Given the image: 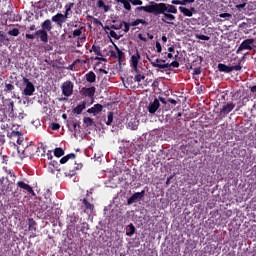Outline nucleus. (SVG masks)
Returning <instances> with one entry per match:
<instances>
[{
  "label": "nucleus",
  "mask_w": 256,
  "mask_h": 256,
  "mask_svg": "<svg viewBox=\"0 0 256 256\" xmlns=\"http://www.w3.org/2000/svg\"><path fill=\"white\" fill-rule=\"evenodd\" d=\"M136 11H145V13H151L155 17L162 15L161 21L167 25L174 24L173 22L177 19L175 15L178 13L177 7L173 4L153 1L150 2V5L137 7Z\"/></svg>",
  "instance_id": "nucleus-1"
},
{
  "label": "nucleus",
  "mask_w": 256,
  "mask_h": 256,
  "mask_svg": "<svg viewBox=\"0 0 256 256\" xmlns=\"http://www.w3.org/2000/svg\"><path fill=\"white\" fill-rule=\"evenodd\" d=\"M53 31V23L50 19H46L41 23V29L37 30L34 34H26V39H40L42 43H49V32Z\"/></svg>",
  "instance_id": "nucleus-2"
},
{
  "label": "nucleus",
  "mask_w": 256,
  "mask_h": 256,
  "mask_svg": "<svg viewBox=\"0 0 256 256\" xmlns=\"http://www.w3.org/2000/svg\"><path fill=\"white\" fill-rule=\"evenodd\" d=\"M39 151V148L35 144H27L25 147L21 149V147L17 148V153L20 161L23 159H31L35 156V153Z\"/></svg>",
  "instance_id": "nucleus-3"
},
{
  "label": "nucleus",
  "mask_w": 256,
  "mask_h": 256,
  "mask_svg": "<svg viewBox=\"0 0 256 256\" xmlns=\"http://www.w3.org/2000/svg\"><path fill=\"white\" fill-rule=\"evenodd\" d=\"M8 137H10V139L12 141H16V143H18V145L25 147L26 145H28L27 139H25V136L23 135V133L19 132V131H12Z\"/></svg>",
  "instance_id": "nucleus-4"
},
{
  "label": "nucleus",
  "mask_w": 256,
  "mask_h": 256,
  "mask_svg": "<svg viewBox=\"0 0 256 256\" xmlns=\"http://www.w3.org/2000/svg\"><path fill=\"white\" fill-rule=\"evenodd\" d=\"M242 60H238V64L234 65V66H227L223 63L218 64V70L221 73H231L233 71H241V69L243 68L241 66Z\"/></svg>",
  "instance_id": "nucleus-5"
},
{
  "label": "nucleus",
  "mask_w": 256,
  "mask_h": 256,
  "mask_svg": "<svg viewBox=\"0 0 256 256\" xmlns=\"http://www.w3.org/2000/svg\"><path fill=\"white\" fill-rule=\"evenodd\" d=\"M23 85H25V88L23 90V95H26L27 97H31L35 93V85L30 82V80L26 77L22 78Z\"/></svg>",
  "instance_id": "nucleus-6"
},
{
  "label": "nucleus",
  "mask_w": 256,
  "mask_h": 256,
  "mask_svg": "<svg viewBox=\"0 0 256 256\" xmlns=\"http://www.w3.org/2000/svg\"><path fill=\"white\" fill-rule=\"evenodd\" d=\"M141 61V54L139 50L136 49L135 53L130 58V67L135 73H139V62Z\"/></svg>",
  "instance_id": "nucleus-7"
},
{
  "label": "nucleus",
  "mask_w": 256,
  "mask_h": 256,
  "mask_svg": "<svg viewBox=\"0 0 256 256\" xmlns=\"http://www.w3.org/2000/svg\"><path fill=\"white\" fill-rule=\"evenodd\" d=\"M255 43V39L248 38L240 44L236 53L239 54L241 51H253V44Z\"/></svg>",
  "instance_id": "nucleus-8"
},
{
  "label": "nucleus",
  "mask_w": 256,
  "mask_h": 256,
  "mask_svg": "<svg viewBox=\"0 0 256 256\" xmlns=\"http://www.w3.org/2000/svg\"><path fill=\"white\" fill-rule=\"evenodd\" d=\"M147 59H148L149 63L152 65V67H157L158 69H171V67H174V69H178V67H179L178 61H173L170 64L169 63L157 64V63L153 62V59L149 58V56H147Z\"/></svg>",
  "instance_id": "nucleus-9"
},
{
  "label": "nucleus",
  "mask_w": 256,
  "mask_h": 256,
  "mask_svg": "<svg viewBox=\"0 0 256 256\" xmlns=\"http://www.w3.org/2000/svg\"><path fill=\"white\" fill-rule=\"evenodd\" d=\"M15 179H17V176L14 174V176H10L9 179H6V183L2 182V191L11 193L13 189H15Z\"/></svg>",
  "instance_id": "nucleus-10"
},
{
  "label": "nucleus",
  "mask_w": 256,
  "mask_h": 256,
  "mask_svg": "<svg viewBox=\"0 0 256 256\" xmlns=\"http://www.w3.org/2000/svg\"><path fill=\"white\" fill-rule=\"evenodd\" d=\"M73 88L74 84L71 82V80L65 81L61 86L64 97H71V95H73Z\"/></svg>",
  "instance_id": "nucleus-11"
},
{
  "label": "nucleus",
  "mask_w": 256,
  "mask_h": 256,
  "mask_svg": "<svg viewBox=\"0 0 256 256\" xmlns=\"http://www.w3.org/2000/svg\"><path fill=\"white\" fill-rule=\"evenodd\" d=\"M159 109H161V102H159V99L157 98H154L153 101H150L147 106V111L150 113V115H155Z\"/></svg>",
  "instance_id": "nucleus-12"
},
{
  "label": "nucleus",
  "mask_w": 256,
  "mask_h": 256,
  "mask_svg": "<svg viewBox=\"0 0 256 256\" xmlns=\"http://www.w3.org/2000/svg\"><path fill=\"white\" fill-rule=\"evenodd\" d=\"M72 165L73 166L69 167V169L65 171L66 177H75V175L77 174L75 171H79V169L83 168V164H78L75 161H73Z\"/></svg>",
  "instance_id": "nucleus-13"
},
{
  "label": "nucleus",
  "mask_w": 256,
  "mask_h": 256,
  "mask_svg": "<svg viewBox=\"0 0 256 256\" xmlns=\"http://www.w3.org/2000/svg\"><path fill=\"white\" fill-rule=\"evenodd\" d=\"M66 223L70 229H75V227H77V223H79V215L75 213L68 215Z\"/></svg>",
  "instance_id": "nucleus-14"
},
{
  "label": "nucleus",
  "mask_w": 256,
  "mask_h": 256,
  "mask_svg": "<svg viewBox=\"0 0 256 256\" xmlns=\"http://www.w3.org/2000/svg\"><path fill=\"white\" fill-rule=\"evenodd\" d=\"M95 91H96V88L95 86H91L89 88L87 87H83L81 90H80V93L83 97H89L90 99H92V101L94 100V97H95Z\"/></svg>",
  "instance_id": "nucleus-15"
},
{
  "label": "nucleus",
  "mask_w": 256,
  "mask_h": 256,
  "mask_svg": "<svg viewBox=\"0 0 256 256\" xmlns=\"http://www.w3.org/2000/svg\"><path fill=\"white\" fill-rule=\"evenodd\" d=\"M143 197H145V190L134 193L130 198H128L127 203L128 205H133V203H137V201H141Z\"/></svg>",
  "instance_id": "nucleus-16"
},
{
  "label": "nucleus",
  "mask_w": 256,
  "mask_h": 256,
  "mask_svg": "<svg viewBox=\"0 0 256 256\" xmlns=\"http://www.w3.org/2000/svg\"><path fill=\"white\" fill-rule=\"evenodd\" d=\"M53 23H56L57 27H63V23H67V18L61 14L57 13L56 15L52 16Z\"/></svg>",
  "instance_id": "nucleus-17"
},
{
  "label": "nucleus",
  "mask_w": 256,
  "mask_h": 256,
  "mask_svg": "<svg viewBox=\"0 0 256 256\" xmlns=\"http://www.w3.org/2000/svg\"><path fill=\"white\" fill-rule=\"evenodd\" d=\"M17 187L19 189H23V191H26L30 195L35 196V191H33V187H31L29 184L25 183L24 181H18Z\"/></svg>",
  "instance_id": "nucleus-18"
},
{
  "label": "nucleus",
  "mask_w": 256,
  "mask_h": 256,
  "mask_svg": "<svg viewBox=\"0 0 256 256\" xmlns=\"http://www.w3.org/2000/svg\"><path fill=\"white\" fill-rule=\"evenodd\" d=\"M233 109H235V103L230 102L225 104L222 109L220 110L221 115H229V113H231V111H233Z\"/></svg>",
  "instance_id": "nucleus-19"
},
{
  "label": "nucleus",
  "mask_w": 256,
  "mask_h": 256,
  "mask_svg": "<svg viewBox=\"0 0 256 256\" xmlns=\"http://www.w3.org/2000/svg\"><path fill=\"white\" fill-rule=\"evenodd\" d=\"M28 231L35 237V233H37V222L33 218L28 219Z\"/></svg>",
  "instance_id": "nucleus-20"
},
{
  "label": "nucleus",
  "mask_w": 256,
  "mask_h": 256,
  "mask_svg": "<svg viewBox=\"0 0 256 256\" xmlns=\"http://www.w3.org/2000/svg\"><path fill=\"white\" fill-rule=\"evenodd\" d=\"M87 107V102L83 101L81 104H78L73 110L72 113H75L76 115H81L83 113V109Z\"/></svg>",
  "instance_id": "nucleus-21"
},
{
  "label": "nucleus",
  "mask_w": 256,
  "mask_h": 256,
  "mask_svg": "<svg viewBox=\"0 0 256 256\" xmlns=\"http://www.w3.org/2000/svg\"><path fill=\"white\" fill-rule=\"evenodd\" d=\"M73 7H75V3H73V2H70L69 4H67V5L65 6V12H64L63 15H64L67 19L71 18V15H72V13H73V11H71V9H73Z\"/></svg>",
  "instance_id": "nucleus-22"
},
{
  "label": "nucleus",
  "mask_w": 256,
  "mask_h": 256,
  "mask_svg": "<svg viewBox=\"0 0 256 256\" xmlns=\"http://www.w3.org/2000/svg\"><path fill=\"white\" fill-rule=\"evenodd\" d=\"M101 111H103V105L95 104L93 107L87 110V113H93L94 115H97V113H101Z\"/></svg>",
  "instance_id": "nucleus-23"
},
{
  "label": "nucleus",
  "mask_w": 256,
  "mask_h": 256,
  "mask_svg": "<svg viewBox=\"0 0 256 256\" xmlns=\"http://www.w3.org/2000/svg\"><path fill=\"white\" fill-rule=\"evenodd\" d=\"M85 79L88 83H95L97 81V75H95V72L89 71L85 74Z\"/></svg>",
  "instance_id": "nucleus-24"
},
{
  "label": "nucleus",
  "mask_w": 256,
  "mask_h": 256,
  "mask_svg": "<svg viewBox=\"0 0 256 256\" xmlns=\"http://www.w3.org/2000/svg\"><path fill=\"white\" fill-rule=\"evenodd\" d=\"M135 231H137V229L135 228V225H133V223H130L128 226H126L127 237H133V235H135Z\"/></svg>",
  "instance_id": "nucleus-25"
},
{
  "label": "nucleus",
  "mask_w": 256,
  "mask_h": 256,
  "mask_svg": "<svg viewBox=\"0 0 256 256\" xmlns=\"http://www.w3.org/2000/svg\"><path fill=\"white\" fill-rule=\"evenodd\" d=\"M115 50H116V59H118L119 63L121 64V60L125 59V52H123L121 49H119V46L117 44H114Z\"/></svg>",
  "instance_id": "nucleus-26"
},
{
  "label": "nucleus",
  "mask_w": 256,
  "mask_h": 256,
  "mask_svg": "<svg viewBox=\"0 0 256 256\" xmlns=\"http://www.w3.org/2000/svg\"><path fill=\"white\" fill-rule=\"evenodd\" d=\"M128 126L130 127V129H132V131H137V129H139V120L132 118L129 121Z\"/></svg>",
  "instance_id": "nucleus-27"
},
{
  "label": "nucleus",
  "mask_w": 256,
  "mask_h": 256,
  "mask_svg": "<svg viewBox=\"0 0 256 256\" xmlns=\"http://www.w3.org/2000/svg\"><path fill=\"white\" fill-rule=\"evenodd\" d=\"M136 75L134 77V81L136 83H141V81L145 80V73H142L139 69L138 72H135Z\"/></svg>",
  "instance_id": "nucleus-28"
},
{
  "label": "nucleus",
  "mask_w": 256,
  "mask_h": 256,
  "mask_svg": "<svg viewBox=\"0 0 256 256\" xmlns=\"http://www.w3.org/2000/svg\"><path fill=\"white\" fill-rule=\"evenodd\" d=\"M179 11L184 15V17H193V14L191 13V10L189 8L180 6Z\"/></svg>",
  "instance_id": "nucleus-29"
},
{
  "label": "nucleus",
  "mask_w": 256,
  "mask_h": 256,
  "mask_svg": "<svg viewBox=\"0 0 256 256\" xmlns=\"http://www.w3.org/2000/svg\"><path fill=\"white\" fill-rule=\"evenodd\" d=\"M76 155L74 153L67 154L66 156L60 159L61 165H65L69 159H75Z\"/></svg>",
  "instance_id": "nucleus-30"
},
{
  "label": "nucleus",
  "mask_w": 256,
  "mask_h": 256,
  "mask_svg": "<svg viewBox=\"0 0 256 256\" xmlns=\"http://www.w3.org/2000/svg\"><path fill=\"white\" fill-rule=\"evenodd\" d=\"M83 30H85V26H80L78 29L74 30L72 33L73 39L81 37V35H83Z\"/></svg>",
  "instance_id": "nucleus-31"
},
{
  "label": "nucleus",
  "mask_w": 256,
  "mask_h": 256,
  "mask_svg": "<svg viewBox=\"0 0 256 256\" xmlns=\"http://www.w3.org/2000/svg\"><path fill=\"white\" fill-rule=\"evenodd\" d=\"M129 23H130V27H137V25H139L140 23L141 25H149V23L144 19H136L135 21L129 22Z\"/></svg>",
  "instance_id": "nucleus-32"
},
{
  "label": "nucleus",
  "mask_w": 256,
  "mask_h": 256,
  "mask_svg": "<svg viewBox=\"0 0 256 256\" xmlns=\"http://www.w3.org/2000/svg\"><path fill=\"white\" fill-rule=\"evenodd\" d=\"M83 123L85 127H93V125H95V121H93V119L90 117H84Z\"/></svg>",
  "instance_id": "nucleus-33"
},
{
  "label": "nucleus",
  "mask_w": 256,
  "mask_h": 256,
  "mask_svg": "<svg viewBox=\"0 0 256 256\" xmlns=\"http://www.w3.org/2000/svg\"><path fill=\"white\" fill-rule=\"evenodd\" d=\"M82 203L88 211H93V209H95V206L85 198L82 200Z\"/></svg>",
  "instance_id": "nucleus-34"
},
{
  "label": "nucleus",
  "mask_w": 256,
  "mask_h": 256,
  "mask_svg": "<svg viewBox=\"0 0 256 256\" xmlns=\"http://www.w3.org/2000/svg\"><path fill=\"white\" fill-rule=\"evenodd\" d=\"M117 3H122L126 11H131V2L129 0H115Z\"/></svg>",
  "instance_id": "nucleus-35"
},
{
  "label": "nucleus",
  "mask_w": 256,
  "mask_h": 256,
  "mask_svg": "<svg viewBox=\"0 0 256 256\" xmlns=\"http://www.w3.org/2000/svg\"><path fill=\"white\" fill-rule=\"evenodd\" d=\"M92 51L97 55L98 57H103V53L101 52V46L99 45H93L92 46Z\"/></svg>",
  "instance_id": "nucleus-36"
},
{
  "label": "nucleus",
  "mask_w": 256,
  "mask_h": 256,
  "mask_svg": "<svg viewBox=\"0 0 256 256\" xmlns=\"http://www.w3.org/2000/svg\"><path fill=\"white\" fill-rule=\"evenodd\" d=\"M54 155L55 157H63V155H65V150H63L61 147L55 148Z\"/></svg>",
  "instance_id": "nucleus-37"
},
{
  "label": "nucleus",
  "mask_w": 256,
  "mask_h": 256,
  "mask_svg": "<svg viewBox=\"0 0 256 256\" xmlns=\"http://www.w3.org/2000/svg\"><path fill=\"white\" fill-rule=\"evenodd\" d=\"M19 29L13 28L12 30L8 31V35H11V37H19Z\"/></svg>",
  "instance_id": "nucleus-38"
},
{
  "label": "nucleus",
  "mask_w": 256,
  "mask_h": 256,
  "mask_svg": "<svg viewBox=\"0 0 256 256\" xmlns=\"http://www.w3.org/2000/svg\"><path fill=\"white\" fill-rule=\"evenodd\" d=\"M15 89V86L13 84H7L5 83L4 93H11Z\"/></svg>",
  "instance_id": "nucleus-39"
},
{
  "label": "nucleus",
  "mask_w": 256,
  "mask_h": 256,
  "mask_svg": "<svg viewBox=\"0 0 256 256\" xmlns=\"http://www.w3.org/2000/svg\"><path fill=\"white\" fill-rule=\"evenodd\" d=\"M195 38L200 39V41H209V39H211L209 36L203 34H195Z\"/></svg>",
  "instance_id": "nucleus-40"
},
{
  "label": "nucleus",
  "mask_w": 256,
  "mask_h": 256,
  "mask_svg": "<svg viewBox=\"0 0 256 256\" xmlns=\"http://www.w3.org/2000/svg\"><path fill=\"white\" fill-rule=\"evenodd\" d=\"M5 41L9 43V38H7L5 32L0 31V43H5Z\"/></svg>",
  "instance_id": "nucleus-41"
},
{
  "label": "nucleus",
  "mask_w": 256,
  "mask_h": 256,
  "mask_svg": "<svg viewBox=\"0 0 256 256\" xmlns=\"http://www.w3.org/2000/svg\"><path fill=\"white\" fill-rule=\"evenodd\" d=\"M124 25V33H129V30L131 29V24L125 21H122V27Z\"/></svg>",
  "instance_id": "nucleus-42"
},
{
  "label": "nucleus",
  "mask_w": 256,
  "mask_h": 256,
  "mask_svg": "<svg viewBox=\"0 0 256 256\" xmlns=\"http://www.w3.org/2000/svg\"><path fill=\"white\" fill-rule=\"evenodd\" d=\"M109 35H110V37H112L113 39H116L117 41H119V39H121V36L117 35V32H115V30H110Z\"/></svg>",
  "instance_id": "nucleus-43"
},
{
  "label": "nucleus",
  "mask_w": 256,
  "mask_h": 256,
  "mask_svg": "<svg viewBox=\"0 0 256 256\" xmlns=\"http://www.w3.org/2000/svg\"><path fill=\"white\" fill-rule=\"evenodd\" d=\"M111 123H113V112L108 113L106 125H111Z\"/></svg>",
  "instance_id": "nucleus-44"
},
{
  "label": "nucleus",
  "mask_w": 256,
  "mask_h": 256,
  "mask_svg": "<svg viewBox=\"0 0 256 256\" xmlns=\"http://www.w3.org/2000/svg\"><path fill=\"white\" fill-rule=\"evenodd\" d=\"M77 63H81V59H76V60L69 66V70H70V71H75V65H77Z\"/></svg>",
  "instance_id": "nucleus-45"
},
{
  "label": "nucleus",
  "mask_w": 256,
  "mask_h": 256,
  "mask_svg": "<svg viewBox=\"0 0 256 256\" xmlns=\"http://www.w3.org/2000/svg\"><path fill=\"white\" fill-rule=\"evenodd\" d=\"M51 129L52 131H59V129H61V125H59V123H52L51 124Z\"/></svg>",
  "instance_id": "nucleus-46"
},
{
  "label": "nucleus",
  "mask_w": 256,
  "mask_h": 256,
  "mask_svg": "<svg viewBox=\"0 0 256 256\" xmlns=\"http://www.w3.org/2000/svg\"><path fill=\"white\" fill-rule=\"evenodd\" d=\"M6 173H7V176H6V179L9 180V177H13L15 175V172L11 169L7 170V168H4Z\"/></svg>",
  "instance_id": "nucleus-47"
},
{
  "label": "nucleus",
  "mask_w": 256,
  "mask_h": 256,
  "mask_svg": "<svg viewBox=\"0 0 256 256\" xmlns=\"http://www.w3.org/2000/svg\"><path fill=\"white\" fill-rule=\"evenodd\" d=\"M111 28L115 31H119L120 29H123V23L121 22L119 25H111Z\"/></svg>",
  "instance_id": "nucleus-48"
},
{
  "label": "nucleus",
  "mask_w": 256,
  "mask_h": 256,
  "mask_svg": "<svg viewBox=\"0 0 256 256\" xmlns=\"http://www.w3.org/2000/svg\"><path fill=\"white\" fill-rule=\"evenodd\" d=\"M156 50L157 53H161V51H163V47L161 46V43L159 41L156 42Z\"/></svg>",
  "instance_id": "nucleus-49"
},
{
  "label": "nucleus",
  "mask_w": 256,
  "mask_h": 256,
  "mask_svg": "<svg viewBox=\"0 0 256 256\" xmlns=\"http://www.w3.org/2000/svg\"><path fill=\"white\" fill-rule=\"evenodd\" d=\"M62 213H63V210H61V208H56V221H58Z\"/></svg>",
  "instance_id": "nucleus-50"
},
{
  "label": "nucleus",
  "mask_w": 256,
  "mask_h": 256,
  "mask_svg": "<svg viewBox=\"0 0 256 256\" xmlns=\"http://www.w3.org/2000/svg\"><path fill=\"white\" fill-rule=\"evenodd\" d=\"M129 2H131L132 5H143V1L141 0H129Z\"/></svg>",
  "instance_id": "nucleus-51"
},
{
  "label": "nucleus",
  "mask_w": 256,
  "mask_h": 256,
  "mask_svg": "<svg viewBox=\"0 0 256 256\" xmlns=\"http://www.w3.org/2000/svg\"><path fill=\"white\" fill-rule=\"evenodd\" d=\"M6 142V138H5V134H0V145H5Z\"/></svg>",
  "instance_id": "nucleus-52"
},
{
  "label": "nucleus",
  "mask_w": 256,
  "mask_h": 256,
  "mask_svg": "<svg viewBox=\"0 0 256 256\" xmlns=\"http://www.w3.org/2000/svg\"><path fill=\"white\" fill-rule=\"evenodd\" d=\"M192 75H201V68L200 67L194 68Z\"/></svg>",
  "instance_id": "nucleus-53"
},
{
  "label": "nucleus",
  "mask_w": 256,
  "mask_h": 256,
  "mask_svg": "<svg viewBox=\"0 0 256 256\" xmlns=\"http://www.w3.org/2000/svg\"><path fill=\"white\" fill-rule=\"evenodd\" d=\"M109 53H110V57H112V59H117V52L116 51L110 50Z\"/></svg>",
  "instance_id": "nucleus-54"
},
{
  "label": "nucleus",
  "mask_w": 256,
  "mask_h": 256,
  "mask_svg": "<svg viewBox=\"0 0 256 256\" xmlns=\"http://www.w3.org/2000/svg\"><path fill=\"white\" fill-rule=\"evenodd\" d=\"M191 3H195V0H182V5H189Z\"/></svg>",
  "instance_id": "nucleus-55"
},
{
  "label": "nucleus",
  "mask_w": 256,
  "mask_h": 256,
  "mask_svg": "<svg viewBox=\"0 0 256 256\" xmlns=\"http://www.w3.org/2000/svg\"><path fill=\"white\" fill-rule=\"evenodd\" d=\"M99 9H103V7H105V2H103V0H99L97 3Z\"/></svg>",
  "instance_id": "nucleus-56"
},
{
  "label": "nucleus",
  "mask_w": 256,
  "mask_h": 256,
  "mask_svg": "<svg viewBox=\"0 0 256 256\" xmlns=\"http://www.w3.org/2000/svg\"><path fill=\"white\" fill-rule=\"evenodd\" d=\"M93 23L94 25H101L103 27V23H101V21L97 18H93Z\"/></svg>",
  "instance_id": "nucleus-57"
},
{
  "label": "nucleus",
  "mask_w": 256,
  "mask_h": 256,
  "mask_svg": "<svg viewBox=\"0 0 256 256\" xmlns=\"http://www.w3.org/2000/svg\"><path fill=\"white\" fill-rule=\"evenodd\" d=\"M138 39H140V41H143L144 43H147V38H145L143 34H138Z\"/></svg>",
  "instance_id": "nucleus-58"
},
{
  "label": "nucleus",
  "mask_w": 256,
  "mask_h": 256,
  "mask_svg": "<svg viewBox=\"0 0 256 256\" xmlns=\"http://www.w3.org/2000/svg\"><path fill=\"white\" fill-rule=\"evenodd\" d=\"M172 5H182V0H172Z\"/></svg>",
  "instance_id": "nucleus-59"
},
{
  "label": "nucleus",
  "mask_w": 256,
  "mask_h": 256,
  "mask_svg": "<svg viewBox=\"0 0 256 256\" xmlns=\"http://www.w3.org/2000/svg\"><path fill=\"white\" fill-rule=\"evenodd\" d=\"M220 17L222 18V19H225V18H231V14H229V13H222V14H220Z\"/></svg>",
  "instance_id": "nucleus-60"
},
{
  "label": "nucleus",
  "mask_w": 256,
  "mask_h": 256,
  "mask_svg": "<svg viewBox=\"0 0 256 256\" xmlns=\"http://www.w3.org/2000/svg\"><path fill=\"white\" fill-rule=\"evenodd\" d=\"M0 161H1V163L7 162V156H2L1 152H0Z\"/></svg>",
  "instance_id": "nucleus-61"
},
{
  "label": "nucleus",
  "mask_w": 256,
  "mask_h": 256,
  "mask_svg": "<svg viewBox=\"0 0 256 256\" xmlns=\"http://www.w3.org/2000/svg\"><path fill=\"white\" fill-rule=\"evenodd\" d=\"M245 5H247V3L238 4L236 5V9H239V11H241V9H244Z\"/></svg>",
  "instance_id": "nucleus-62"
},
{
  "label": "nucleus",
  "mask_w": 256,
  "mask_h": 256,
  "mask_svg": "<svg viewBox=\"0 0 256 256\" xmlns=\"http://www.w3.org/2000/svg\"><path fill=\"white\" fill-rule=\"evenodd\" d=\"M49 165L53 166L54 169H57V161L53 160L49 163Z\"/></svg>",
  "instance_id": "nucleus-63"
},
{
  "label": "nucleus",
  "mask_w": 256,
  "mask_h": 256,
  "mask_svg": "<svg viewBox=\"0 0 256 256\" xmlns=\"http://www.w3.org/2000/svg\"><path fill=\"white\" fill-rule=\"evenodd\" d=\"M78 41L80 42V43H84L85 41H87V38L84 36V37H79L78 38Z\"/></svg>",
  "instance_id": "nucleus-64"
}]
</instances>
